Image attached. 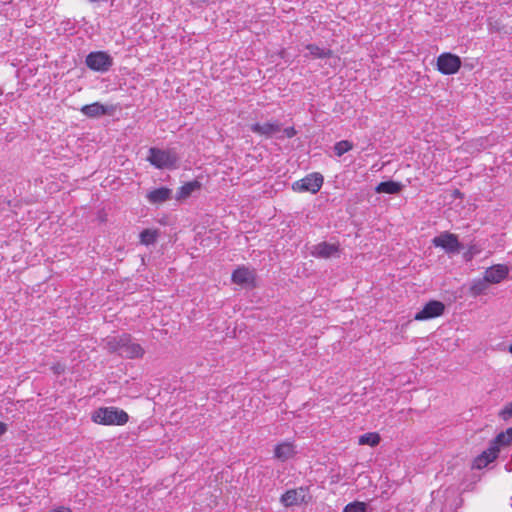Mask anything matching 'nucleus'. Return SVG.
Instances as JSON below:
<instances>
[{
    "label": "nucleus",
    "mask_w": 512,
    "mask_h": 512,
    "mask_svg": "<svg viewBox=\"0 0 512 512\" xmlns=\"http://www.w3.org/2000/svg\"><path fill=\"white\" fill-rule=\"evenodd\" d=\"M106 348L111 353L120 352V355L128 359L142 358L145 354V349L141 344L133 342L130 334L109 337Z\"/></svg>",
    "instance_id": "obj_1"
},
{
    "label": "nucleus",
    "mask_w": 512,
    "mask_h": 512,
    "mask_svg": "<svg viewBox=\"0 0 512 512\" xmlns=\"http://www.w3.org/2000/svg\"><path fill=\"white\" fill-rule=\"evenodd\" d=\"M91 420L98 425L123 426L128 423L129 415L115 406L100 407L91 414Z\"/></svg>",
    "instance_id": "obj_2"
},
{
    "label": "nucleus",
    "mask_w": 512,
    "mask_h": 512,
    "mask_svg": "<svg viewBox=\"0 0 512 512\" xmlns=\"http://www.w3.org/2000/svg\"><path fill=\"white\" fill-rule=\"evenodd\" d=\"M147 161L158 169H173L178 157L173 150L152 147L148 151Z\"/></svg>",
    "instance_id": "obj_3"
},
{
    "label": "nucleus",
    "mask_w": 512,
    "mask_h": 512,
    "mask_svg": "<svg viewBox=\"0 0 512 512\" xmlns=\"http://www.w3.org/2000/svg\"><path fill=\"white\" fill-rule=\"evenodd\" d=\"M323 183V175L319 172H313L295 181L292 184V190L298 193L310 192L316 194L321 189Z\"/></svg>",
    "instance_id": "obj_4"
},
{
    "label": "nucleus",
    "mask_w": 512,
    "mask_h": 512,
    "mask_svg": "<svg viewBox=\"0 0 512 512\" xmlns=\"http://www.w3.org/2000/svg\"><path fill=\"white\" fill-rule=\"evenodd\" d=\"M436 67L443 75H453L460 70L461 59L455 54L444 52L437 57Z\"/></svg>",
    "instance_id": "obj_5"
},
{
    "label": "nucleus",
    "mask_w": 512,
    "mask_h": 512,
    "mask_svg": "<svg viewBox=\"0 0 512 512\" xmlns=\"http://www.w3.org/2000/svg\"><path fill=\"white\" fill-rule=\"evenodd\" d=\"M85 62L88 68L98 72L108 71L113 64L111 56L104 51L89 53Z\"/></svg>",
    "instance_id": "obj_6"
},
{
    "label": "nucleus",
    "mask_w": 512,
    "mask_h": 512,
    "mask_svg": "<svg viewBox=\"0 0 512 512\" xmlns=\"http://www.w3.org/2000/svg\"><path fill=\"white\" fill-rule=\"evenodd\" d=\"M308 492V487L303 486L294 489H289L284 494H282L280 502L285 507H291L300 505L302 503H308L310 500Z\"/></svg>",
    "instance_id": "obj_7"
},
{
    "label": "nucleus",
    "mask_w": 512,
    "mask_h": 512,
    "mask_svg": "<svg viewBox=\"0 0 512 512\" xmlns=\"http://www.w3.org/2000/svg\"><path fill=\"white\" fill-rule=\"evenodd\" d=\"M445 311V305L441 301L431 300L427 302L424 307L415 314L414 320L426 321L433 318L440 317Z\"/></svg>",
    "instance_id": "obj_8"
},
{
    "label": "nucleus",
    "mask_w": 512,
    "mask_h": 512,
    "mask_svg": "<svg viewBox=\"0 0 512 512\" xmlns=\"http://www.w3.org/2000/svg\"><path fill=\"white\" fill-rule=\"evenodd\" d=\"M231 280L234 284L240 286L255 287L256 286V275L253 270L247 266L237 267L231 275Z\"/></svg>",
    "instance_id": "obj_9"
},
{
    "label": "nucleus",
    "mask_w": 512,
    "mask_h": 512,
    "mask_svg": "<svg viewBox=\"0 0 512 512\" xmlns=\"http://www.w3.org/2000/svg\"><path fill=\"white\" fill-rule=\"evenodd\" d=\"M435 247L444 249L447 253H454L460 249L458 236L450 232H443L432 239Z\"/></svg>",
    "instance_id": "obj_10"
},
{
    "label": "nucleus",
    "mask_w": 512,
    "mask_h": 512,
    "mask_svg": "<svg viewBox=\"0 0 512 512\" xmlns=\"http://www.w3.org/2000/svg\"><path fill=\"white\" fill-rule=\"evenodd\" d=\"M296 454V444L292 440L281 441L273 449V457L281 462L293 459Z\"/></svg>",
    "instance_id": "obj_11"
},
{
    "label": "nucleus",
    "mask_w": 512,
    "mask_h": 512,
    "mask_svg": "<svg viewBox=\"0 0 512 512\" xmlns=\"http://www.w3.org/2000/svg\"><path fill=\"white\" fill-rule=\"evenodd\" d=\"M312 256L316 258L328 259L330 257H338L340 254L339 243L320 242L313 247Z\"/></svg>",
    "instance_id": "obj_12"
},
{
    "label": "nucleus",
    "mask_w": 512,
    "mask_h": 512,
    "mask_svg": "<svg viewBox=\"0 0 512 512\" xmlns=\"http://www.w3.org/2000/svg\"><path fill=\"white\" fill-rule=\"evenodd\" d=\"M509 268L505 264H496L488 267L484 272L485 279L489 284H498L508 277Z\"/></svg>",
    "instance_id": "obj_13"
},
{
    "label": "nucleus",
    "mask_w": 512,
    "mask_h": 512,
    "mask_svg": "<svg viewBox=\"0 0 512 512\" xmlns=\"http://www.w3.org/2000/svg\"><path fill=\"white\" fill-rule=\"evenodd\" d=\"M250 129L259 136L270 138L281 131V124L278 121L254 123L251 125Z\"/></svg>",
    "instance_id": "obj_14"
},
{
    "label": "nucleus",
    "mask_w": 512,
    "mask_h": 512,
    "mask_svg": "<svg viewBox=\"0 0 512 512\" xmlns=\"http://www.w3.org/2000/svg\"><path fill=\"white\" fill-rule=\"evenodd\" d=\"M499 453L500 452L490 444L486 450H484L473 460V468L481 470L487 467L490 463L498 458Z\"/></svg>",
    "instance_id": "obj_15"
},
{
    "label": "nucleus",
    "mask_w": 512,
    "mask_h": 512,
    "mask_svg": "<svg viewBox=\"0 0 512 512\" xmlns=\"http://www.w3.org/2000/svg\"><path fill=\"white\" fill-rule=\"evenodd\" d=\"M113 107L109 108L99 102H94L81 107L80 111L89 118H97L109 114Z\"/></svg>",
    "instance_id": "obj_16"
},
{
    "label": "nucleus",
    "mask_w": 512,
    "mask_h": 512,
    "mask_svg": "<svg viewBox=\"0 0 512 512\" xmlns=\"http://www.w3.org/2000/svg\"><path fill=\"white\" fill-rule=\"evenodd\" d=\"M172 190L168 187H160L147 193L146 198L151 204H162L169 200Z\"/></svg>",
    "instance_id": "obj_17"
},
{
    "label": "nucleus",
    "mask_w": 512,
    "mask_h": 512,
    "mask_svg": "<svg viewBox=\"0 0 512 512\" xmlns=\"http://www.w3.org/2000/svg\"><path fill=\"white\" fill-rule=\"evenodd\" d=\"M202 187L201 183L197 180L190 181L184 183L181 187H179L177 194H176V200L177 201H183L186 200L191 196V194L194 191L200 190Z\"/></svg>",
    "instance_id": "obj_18"
},
{
    "label": "nucleus",
    "mask_w": 512,
    "mask_h": 512,
    "mask_svg": "<svg viewBox=\"0 0 512 512\" xmlns=\"http://www.w3.org/2000/svg\"><path fill=\"white\" fill-rule=\"evenodd\" d=\"M499 452L502 448L508 447L512 444V427L507 428L505 431L500 432L491 442Z\"/></svg>",
    "instance_id": "obj_19"
},
{
    "label": "nucleus",
    "mask_w": 512,
    "mask_h": 512,
    "mask_svg": "<svg viewBox=\"0 0 512 512\" xmlns=\"http://www.w3.org/2000/svg\"><path fill=\"white\" fill-rule=\"evenodd\" d=\"M401 190V184L395 181H384L380 182L376 188L375 191L377 193H386V194H396L400 192Z\"/></svg>",
    "instance_id": "obj_20"
},
{
    "label": "nucleus",
    "mask_w": 512,
    "mask_h": 512,
    "mask_svg": "<svg viewBox=\"0 0 512 512\" xmlns=\"http://www.w3.org/2000/svg\"><path fill=\"white\" fill-rule=\"evenodd\" d=\"M159 237V230L154 228L144 229L140 235L139 240L142 245L149 246L154 244Z\"/></svg>",
    "instance_id": "obj_21"
},
{
    "label": "nucleus",
    "mask_w": 512,
    "mask_h": 512,
    "mask_svg": "<svg viewBox=\"0 0 512 512\" xmlns=\"http://www.w3.org/2000/svg\"><path fill=\"white\" fill-rule=\"evenodd\" d=\"M380 441L381 437L378 432H368L359 437L358 444L375 447L380 443Z\"/></svg>",
    "instance_id": "obj_22"
},
{
    "label": "nucleus",
    "mask_w": 512,
    "mask_h": 512,
    "mask_svg": "<svg viewBox=\"0 0 512 512\" xmlns=\"http://www.w3.org/2000/svg\"><path fill=\"white\" fill-rule=\"evenodd\" d=\"M488 285L489 282L485 279L484 276L481 279H476L472 282L470 286V294L473 296H479L487 290Z\"/></svg>",
    "instance_id": "obj_23"
},
{
    "label": "nucleus",
    "mask_w": 512,
    "mask_h": 512,
    "mask_svg": "<svg viewBox=\"0 0 512 512\" xmlns=\"http://www.w3.org/2000/svg\"><path fill=\"white\" fill-rule=\"evenodd\" d=\"M306 49L309 50L310 55L313 58L323 59V58H329L333 55V51L330 49H322L319 46L315 44H308L306 46Z\"/></svg>",
    "instance_id": "obj_24"
},
{
    "label": "nucleus",
    "mask_w": 512,
    "mask_h": 512,
    "mask_svg": "<svg viewBox=\"0 0 512 512\" xmlns=\"http://www.w3.org/2000/svg\"><path fill=\"white\" fill-rule=\"evenodd\" d=\"M353 149V143L348 140H341L334 145V152L338 157Z\"/></svg>",
    "instance_id": "obj_25"
},
{
    "label": "nucleus",
    "mask_w": 512,
    "mask_h": 512,
    "mask_svg": "<svg viewBox=\"0 0 512 512\" xmlns=\"http://www.w3.org/2000/svg\"><path fill=\"white\" fill-rule=\"evenodd\" d=\"M366 511V504L364 502L360 501H354L349 504H347L343 512H365Z\"/></svg>",
    "instance_id": "obj_26"
},
{
    "label": "nucleus",
    "mask_w": 512,
    "mask_h": 512,
    "mask_svg": "<svg viewBox=\"0 0 512 512\" xmlns=\"http://www.w3.org/2000/svg\"><path fill=\"white\" fill-rule=\"evenodd\" d=\"M481 252V248H479L476 244H470L468 246L467 252L464 254V257L467 261H470L475 255Z\"/></svg>",
    "instance_id": "obj_27"
},
{
    "label": "nucleus",
    "mask_w": 512,
    "mask_h": 512,
    "mask_svg": "<svg viewBox=\"0 0 512 512\" xmlns=\"http://www.w3.org/2000/svg\"><path fill=\"white\" fill-rule=\"evenodd\" d=\"M502 419L507 420L512 416V402L507 403L499 414Z\"/></svg>",
    "instance_id": "obj_28"
},
{
    "label": "nucleus",
    "mask_w": 512,
    "mask_h": 512,
    "mask_svg": "<svg viewBox=\"0 0 512 512\" xmlns=\"http://www.w3.org/2000/svg\"><path fill=\"white\" fill-rule=\"evenodd\" d=\"M283 132L287 138H292L297 134V131L295 130L294 127L285 128Z\"/></svg>",
    "instance_id": "obj_29"
},
{
    "label": "nucleus",
    "mask_w": 512,
    "mask_h": 512,
    "mask_svg": "<svg viewBox=\"0 0 512 512\" xmlns=\"http://www.w3.org/2000/svg\"><path fill=\"white\" fill-rule=\"evenodd\" d=\"M52 370L56 374H61L65 371V367H64V365L57 363L52 366Z\"/></svg>",
    "instance_id": "obj_30"
},
{
    "label": "nucleus",
    "mask_w": 512,
    "mask_h": 512,
    "mask_svg": "<svg viewBox=\"0 0 512 512\" xmlns=\"http://www.w3.org/2000/svg\"><path fill=\"white\" fill-rule=\"evenodd\" d=\"M49 512H72V510L69 507L59 506L51 509Z\"/></svg>",
    "instance_id": "obj_31"
},
{
    "label": "nucleus",
    "mask_w": 512,
    "mask_h": 512,
    "mask_svg": "<svg viewBox=\"0 0 512 512\" xmlns=\"http://www.w3.org/2000/svg\"><path fill=\"white\" fill-rule=\"evenodd\" d=\"M7 431V425L0 421V436L5 434Z\"/></svg>",
    "instance_id": "obj_32"
},
{
    "label": "nucleus",
    "mask_w": 512,
    "mask_h": 512,
    "mask_svg": "<svg viewBox=\"0 0 512 512\" xmlns=\"http://www.w3.org/2000/svg\"><path fill=\"white\" fill-rule=\"evenodd\" d=\"M460 194H461V193H460V191H459V190H457V189H456V190L454 191V195H455V196H459Z\"/></svg>",
    "instance_id": "obj_33"
},
{
    "label": "nucleus",
    "mask_w": 512,
    "mask_h": 512,
    "mask_svg": "<svg viewBox=\"0 0 512 512\" xmlns=\"http://www.w3.org/2000/svg\"><path fill=\"white\" fill-rule=\"evenodd\" d=\"M509 352L512 353V344L509 346Z\"/></svg>",
    "instance_id": "obj_34"
}]
</instances>
